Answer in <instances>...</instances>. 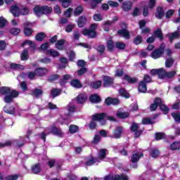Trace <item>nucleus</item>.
<instances>
[{
	"instance_id": "f257e3e1",
	"label": "nucleus",
	"mask_w": 180,
	"mask_h": 180,
	"mask_svg": "<svg viewBox=\"0 0 180 180\" xmlns=\"http://www.w3.org/2000/svg\"><path fill=\"white\" fill-rule=\"evenodd\" d=\"M0 94L4 96V101L6 103H12L13 99L19 96V92L8 86L0 87Z\"/></svg>"
},
{
	"instance_id": "f03ea898",
	"label": "nucleus",
	"mask_w": 180,
	"mask_h": 180,
	"mask_svg": "<svg viewBox=\"0 0 180 180\" xmlns=\"http://www.w3.org/2000/svg\"><path fill=\"white\" fill-rule=\"evenodd\" d=\"M93 120L100 122L102 126L106 124V120H110V122H115V119L113 117L108 116L106 113L102 112L100 114H96L92 117Z\"/></svg>"
},
{
	"instance_id": "7ed1b4c3",
	"label": "nucleus",
	"mask_w": 180,
	"mask_h": 180,
	"mask_svg": "<svg viewBox=\"0 0 180 180\" xmlns=\"http://www.w3.org/2000/svg\"><path fill=\"white\" fill-rule=\"evenodd\" d=\"M98 28V24H92L90 27V30L84 29L82 31V34L84 36H88V37H90L91 39H94L96 36V32H95V30Z\"/></svg>"
},
{
	"instance_id": "20e7f679",
	"label": "nucleus",
	"mask_w": 180,
	"mask_h": 180,
	"mask_svg": "<svg viewBox=\"0 0 180 180\" xmlns=\"http://www.w3.org/2000/svg\"><path fill=\"white\" fill-rule=\"evenodd\" d=\"M165 49V44H162L160 48L155 49L151 55L150 57L154 58V60H157V58H160L164 54V49Z\"/></svg>"
},
{
	"instance_id": "39448f33",
	"label": "nucleus",
	"mask_w": 180,
	"mask_h": 180,
	"mask_svg": "<svg viewBox=\"0 0 180 180\" xmlns=\"http://www.w3.org/2000/svg\"><path fill=\"white\" fill-rule=\"evenodd\" d=\"M104 180H129V177L124 174L109 175L105 176Z\"/></svg>"
},
{
	"instance_id": "423d86ee",
	"label": "nucleus",
	"mask_w": 180,
	"mask_h": 180,
	"mask_svg": "<svg viewBox=\"0 0 180 180\" xmlns=\"http://www.w3.org/2000/svg\"><path fill=\"white\" fill-rule=\"evenodd\" d=\"M176 74V70L166 72V70L165 69H162V78H173Z\"/></svg>"
},
{
	"instance_id": "0eeeda50",
	"label": "nucleus",
	"mask_w": 180,
	"mask_h": 180,
	"mask_svg": "<svg viewBox=\"0 0 180 180\" xmlns=\"http://www.w3.org/2000/svg\"><path fill=\"white\" fill-rule=\"evenodd\" d=\"M122 133H123V128L122 127H117L115 129L112 137L113 139H120L122 137Z\"/></svg>"
},
{
	"instance_id": "6e6552de",
	"label": "nucleus",
	"mask_w": 180,
	"mask_h": 180,
	"mask_svg": "<svg viewBox=\"0 0 180 180\" xmlns=\"http://www.w3.org/2000/svg\"><path fill=\"white\" fill-rule=\"evenodd\" d=\"M103 86L108 88V86L113 85V78L108 76H105L103 78Z\"/></svg>"
},
{
	"instance_id": "1a4fd4ad",
	"label": "nucleus",
	"mask_w": 180,
	"mask_h": 180,
	"mask_svg": "<svg viewBox=\"0 0 180 180\" xmlns=\"http://www.w3.org/2000/svg\"><path fill=\"white\" fill-rule=\"evenodd\" d=\"M51 133H52V134H55V136H58L59 137H63V136H64L61 129L57 128L56 127H52L51 128Z\"/></svg>"
},
{
	"instance_id": "9d476101",
	"label": "nucleus",
	"mask_w": 180,
	"mask_h": 180,
	"mask_svg": "<svg viewBox=\"0 0 180 180\" xmlns=\"http://www.w3.org/2000/svg\"><path fill=\"white\" fill-rule=\"evenodd\" d=\"M119 99L117 98H112L110 97H108L105 99V103L108 105V106L110 105H119Z\"/></svg>"
},
{
	"instance_id": "9b49d317",
	"label": "nucleus",
	"mask_w": 180,
	"mask_h": 180,
	"mask_svg": "<svg viewBox=\"0 0 180 180\" xmlns=\"http://www.w3.org/2000/svg\"><path fill=\"white\" fill-rule=\"evenodd\" d=\"M88 99V96L86 94H79L77 97V103H85V101Z\"/></svg>"
},
{
	"instance_id": "f8f14e48",
	"label": "nucleus",
	"mask_w": 180,
	"mask_h": 180,
	"mask_svg": "<svg viewBox=\"0 0 180 180\" xmlns=\"http://www.w3.org/2000/svg\"><path fill=\"white\" fill-rule=\"evenodd\" d=\"M47 72V69L43 68L35 70V74L36 75H38V77H43V75H46Z\"/></svg>"
},
{
	"instance_id": "ddd939ff",
	"label": "nucleus",
	"mask_w": 180,
	"mask_h": 180,
	"mask_svg": "<svg viewBox=\"0 0 180 180\" xmlns=\"http://www.w3.org/2000/svg\"><path fill=\"white\" fill-rule=\"evenodd\" d=\"M143 155L141 153H136L133 154L131 158V162H133L134 164V162H137L139 160H140L141 157H143Z\"/></svg>"
},
{
	"instance_id": "4468645a",
	"label": "nucleus",
	"mask_w": 180,
	"mask_h": 180,
	"mask_svg": "<svg viewBox=\"0 0 180 180\" xmlns=\"http://www.w3.org/2000/svg\"><path fill=\"white\" fill-rule=\"evenodd\" d=\"M162 70H163V68L153 69L150 70V75H158V77L162 79Z\"/></svg>"
},
{
	"instance_id": "2eb2a0df",
	"label": "nucleus",
	"mask_w": 180,
	"mask_h": 180,
	"mask_svg": "<svg viewBox=\"0 0 180 180\" xmlns=\"http://www.w3.org/2000/svg\"><path fill=\"white\" fill-rule=\"evenodd\" d=\"M10 12L13 15V16H19L20 15V10L16 6H13L11 8Z\"/></svg>"
},
{
	"instance_id": "dca6fc26",
	"label": "nucleus",
	"mask_w": 180,
	"mask_h": 180,
	"mask_svg": "<svg viewBox=\"0 0 180 180\" xmlns=\"http://www.w3.org/2000/svg\"><path fill=\"white\" fill-rule=\"evenodd\" d=\"M122 8L125 11V12H129L130 9H131V2L130 1H124L122 3Z\"/></svg>"
},
{
	"instance_id": "f3484780",
	"label": "nucleus",
	"mask_w": 180,
	"mask_h": 180,
	"mask_svg": "<svg viewBox=\"0 0 180 180\" xmlns=\"http://www.w3.org/2000/svg\"><path fill=\"white\" fill-rule=\"evenodd\" d=\"M160 103H161V98H156L154 103L150 105L151 112H154V110L157 109L158 106H160Z\"/></svg>"
},
{
	"instance_id": "a211bd4d",
	"label": "nucleus",
	"mask_w": 180,
	"mask_h": 180,
	"mask_svg": "<svg viewBox=\"0 0 180 180\" xmlns=\"http://www.w3.org/2000/svg\"><path fill=\"white\" fill-rule=\"evenodd\" d=\"M118 34H120V36H122L124 39H130V34H129V31H127V30H118Z\"/></svg>"
},
{
	"instance_id": "6ab92c4d",
	"label": "nucleus",
	"mask_w": 180,
	"mask_h": 180,
	"mask_svg": "<svg viewBox=\"0 0 180 180\" xmlns=\"http://www.w3.org/2000/svg\"><path fill=\"white\" fill-rule=\"evenodd\" d=\"M89 101L92 103H99V102H101V97H99V96L94 94V95H92L90 96Z\"/></svg>"
},
{
	"instance_id": "aec40b11",
	"label": "nucleus",
	"mask_w": 180,
	"mask_h": 180,
	"mask_svg": "<svg viewBox=\"0 0 180 180\" xmlns=\"http://www.w3.org/2000/svg\"><path fill=\"white\" fill-rule=\"evenodd\" d=\"M34 13L36 16H41L43 15V7L37 6L34 8Z\"/></svg>"
},
{
	"instance_id": "412c9836",
	"label": "nucleus",
	"mask_w": 180,
	"mask_h": 180,
	"mask_svg": "<svg viewBox=\"0 0 180 180\" xmlns=\"http://www.w3.org/2000/svg\"><path fill=\"white\" fill-rule=\"evenodd\" d=\"M139 91L145 94L147 91V84L144 82H141L139 85Z\"/></svg>"
},
{
	"instance_id": "4be33fe9",
	"label": "nucleus",
	"mask_w": 180,
	"mask_h": 180,
	"mask_svg": "<svg viewBox=\"0 0 180 180\" xmlns=\"http://www.w3.org/2000/svg\"><path fill=\"white\" fill-rule=\"evenodd\" d=\"M167 36H169V41H172L174 39H178V37L180 36V33L178 31H175L173 33H169Z\"/></svg>"
},
{
	"instance_id": "5701e85b",
	"label": "nucleus",
	"mask_w": 180,
	"mask_h": 180,
	"mask_svg": "<svg viewBox=\"0 0 180 180\" xmlns=\"http://www.w3.org/2000/svg\"><path fill=\"white\" fill-rule=\"evenodd\" d=\"M64 43H65V40L64 39L57 41V42L56 43V48L58 50H64Z\"/></svg>"
},
{
	"instance_id": "b1692460",
	"label": "nucleus",
	"mask_w": 180,
	"mask_h": 180,
	"mask_svg": "<svg viewBox=\"0 0 180 180\" xmlns=\"http://www.w3.org/2000/svg\"><path fill=\"white\" fill-rule=\"evenodd\" d=\"M124 79H125V81H127V82H129V84H134V83L137 82V78L130 77V76H129L127 75H124Z\"/></svg>"
},
{
	"instance_id": "393cba45",
	"label": "nucleus",
	"mask_w": 180,
	"mask_h": 180,
	"mask_svg": "<svg viewBox=\"0 0 180 180\" xmlns=\"http://www.w3.org/2000/svg\"><path fill=\"white\" fill-rule=\"evenodd\" d=\"M155 16L158 19H161L162 18V16H164V10L162 9V8L158 7L157 8Z\"/></svg>"
},
{
	"instance_id": "a878e982",
	"label": "nucleus",
	"mask_w": 180,
	"mask_h": 180,
	"mask_svg": "<svg viewBox=\"0 0 180 180\" xmlns=\"http://www.w3.org/2000/svg\"><path fill=\"white\" fill-rule=\"evenodd\" d=\"M174 63H175V60H174L172 58H169L166 59L165 60L166 68H171V67L174 65Z\"/></svg>"
},
{
	"instance_id": "bb28decb",
	"label": "nucleus",
	"mask_w": 180,
	"mask_h": 180,
	"mask_svg": "<svg viewBox=\"0 0 180 180\" xmlns=\"http://www.w3.org/2000/svg\"><path fill=\"white\" fill-rule=\"evenodd\" d=\"M4 110L6 113H8L9 115H13V113H15V108L12 106L9 107L6 105L4 107Z\"/></svg>"
},
{
	"instance_id": "cd10ccee",
	"label": "nucleus",
	"mask_w": 180,
	"mask_h": 180,
	"mask_svg": "<svg viewBox=\"0 0 180 180\" xmlns=\"http://www.w3.org/2000/svg\"><path fill=\"white\" fill-rule=\"evenodd\" d=\"M119 94L120 96H123L124 98H130V94L124 89H120L119 90Z\"/></svg>"
},
{
	"instance_id": "c85d7f7f",
	"label": "nucleus",
	"mask_w": 180,
	"mask_h": 180,
	"mask_svg": "<svg viewBox=\"0 0 180 180\" xmlns=\"http://www.w3.org/2000/svg\"><path fill=\"white\" fill-rule=\"evenodd\" d=\"M154 36L160 39V40H162L163 37H162V31L161 30V28H158L156 31L154 32Z\"/></svg>"
},
{
	"instance_id": "c756f323",
	"label": "nucleus",
	"mask_w": 180,
	"mask_h": 180,
	"mask_svg": "<svg viewBox=\"0 0 180 180\" xmlns=\"http://www.w3.org/2000/svg\"><path fill=\"white\" fill-rule=\"evenodd\" d=\"M47 54H49L50 56H51V57H58L60 56L58 51L54 49H49L47 51Z\"/></svg>"
},
{
	"instance_id": "7c9ffc66",
	"label": "nucleus",
	"mask_w": 180,
	"mask_h": 180,
	"mask_svg": "<svg viewBox=\"0 0 180 180\" xmlns=\"http://www.w3.org/2000/svg\"><path fill=\"white\" fill-rule=\"evenodd\" d=\"M70 84L72 86H74V88H81L82 86V85H81V82H79L78 79H73L70 82Z\"/></svg>"
},
{
	"instance_id": "2f4dec72",
	"label": "nucleus",
	"mask_w": 180,
	"mask_h": 180,
	"mask_svg": "<svg viewBox=\"0 0 180 180\" xmlns=\"http://www.w3.org/2000/svg\"><path fill=\"white\" fill-rule=\"evenodd\" d=\"M106 151H108V150H106V149H101L98 151V158L100 160H103V158H105V157H106Z\"/></svg>"
},
{
	"instance_id": "473e14b6",
	"label": "nucleus",
	"mask_w": 180,
	"mask_h": 180,
	"mask_svg": "<svg viewBox=\"0 0 180 180\" xmlns=\"http://www.w3.org/2000/svg\"><path fill=\"white\" fill-rule=\"evenodd\" d=\"M11 68H13V70H25V66L16 63H11Z\"/></svg>"
},
{
	"instance_id": "72a5a7b5",
	"label": "nucleus",
	"mask_w": 180,
	"mask_h": 180,
	"mask_svg": "<svg viewBox=\"0 0 180 180\" xmlns=\"http://www.w3.org/2000/svg\"><path fill=\"white\" fill-rule=\"evenodd\" d=\"M101 85H102V82L96 81L91 84V87L94 88V89H98V88H100Z\"/></svg>"
},
{
	"instance_id": "f704fd0d",
	"label": "nucleus",
	"mask_w": 180,
	"mask_h": 180,
	"mask_svg": "<svg viewBox=\"0 0 180 180\" xmlns=\"http://www.w3.org/2000/svg\"><path fill=\"white\" fill-rule=\"evenodd\" d=\"M53 11V8L51 7H49L47 6H42V14L43 15H47V13H50Z\"/></svg>"
},
{
	"instance_id": "c9c22d12",
	"label": "nucleus",
	"mask_w": 180,
	"mask_h": 180,
	"mask_svg": "<svg viewBox=\"0 0 180 180\" xmlns=\"http://www.w3.org/2000/svg\"><path fill=\"white\" fill-rule=\"evenodd\" d=\"M86 23V18L85 17H81L78 20V27H82Z\"/></svg>"
},
{
	"instance_id": "e433bc0d",
	"label": "nucleus",
	"mask_w": 180,
	"mask_h": 180,
	"mask_svg": "<svg viewBox=\"0 0 180 180\" xmlns=\"http://www.w3.org/2000/svg\"><path fill=\"white\" fill-rule=\"evenodd\" d=\"M60 4H62L63 8H68L71 5V0H59Z\"/></svg>"
},
{
	"instance_id": "4c0bfd02",
	"label": "nucleus",
	"mask_w": 180,
	"mask_h": 180,
	"mask_svg": "<svg viewBox=\"0 0 180 180\" xmlns=\"http://www.w3.org/2000/svg\"><path fill=\"white\" fill-rule=\"evenodd\" d=\"M32 95L34 96H36V98L39 96H41V95H43V91H41V89H35L33 91Z\"/></svg>"
},
{
	"instance_id": "58836bf2",
	"label": "nucleus",
	"mask_w": 180,
	"mask_h": 180,
	"mask_svg": "<svg viewBox=\"0 0 180 180\" xmlns=\"http://www.w3.org/2000/svg\"><path fill=\"white\" fill-rule=\"evenodd\" d=\"M60 93L61 91L60 89H53L51 91V95L53 96V98H56V96H58Z\"/></svg>"
},
{
	"instance_id": "ea45409f",
	"label": "nucleus",
	"mask_w": 180,
	"mask_h": 180,
	"mask_svg": "<svg viewBox=\"0 0 180 180\" xmlns=\"http://www.w3.org/2000/svg\"><path fill=\"white\" fill-rule=\"evenodd\" d=\"M71 79V76L70 75H65L63 76V79L60 80V85H65V82L68 81V79Z\"/></svg>"
},
{
	"instance_id": "a19ab883",
	"label": "nucleus",
	"mask_w": 180,
	"mask_h": 180,
	"mask_svg": "<svg viewBox=\"0 0 180 180\" xmlns=\"http://www.w3.org/2000/svg\"><path fill=\"white\" fill-rule=\"evenodd\" d=\"M159 106H160V109L162 110V111L163 112V113H165V115H167V113H168V110H169L168 107L164 105L162 101H161V103H160Z\"/></svg>"
},
{
	"instance_id": "79ce46f5",
	"label": "nucleus",
	"mask_w": 180,
	"mask_h": 180,
	"mask_svg": "<svg viewBox=\"0 0 180 180\" xmlns=\"http://www.w3.org/2000/svg\"><path fill=\"white\" fill-rule=\"evenodd\" d=\"M96 162H100V161L97 158H91L86 162V165L91 167V165H94Z\"/></svg>"
},
{
	"instance_id": "37998d69",
	"label": "nucleus",
	"mask_w": 180,
	"mask_h": 180,
	"mask_svg": "<svg viewBox=\"0 0 180 180\" xmlns=\"http://www.w3.org/2000/svg\"><path fill=\"white\" fill-rule=\"evenodd\" d=\"M102 2V0H92L91 3V9H95L96 6H98V4H101Z\"/></svg>"
},
{
	"instance_id": "c03bdc74",
	"label": "nucleus",
	"mask_w": 180,
	"mask_h": 180,
	"mask_svg": "<svg viewBox=\"0 0 180 180\" xmlns=\"http://www.w3.org/2000/svg\"><path fill=\"white\" fill-rule=\"evenodd\" d=\"M33 174H39L40 172V165H35L32 167Z\"/></svg>"
},
{
	"instance_id": "a18cd8bd",
	"label": "nucleus",
	"mask_w": 180,
	"mask_h": 180,
	"mask_svg": "<svg viewBox=\"0 0 180 180\" xmlns=\"http://www.w3.org/2000/svg\"><path fill=\"white\" fill-rule=\"evenodd\" d=\"M117 116L121 119H126V117H129V112H118Z\"/></svg>"
},
{
	"instance_id": "49530a36",
	"label": "nucleus",
	"mask_w": 180,
	"mask_h": 180,
	"mask_svg": "<svg viewBox=\"0 0 180 180\" xmlns=\"http://www.w3.org/2000/svg\"><path fill=\"white\" fill-rule=\"evenodd\" d=\"M79 130V128H78V126L77 125H70V128H69V131L70 133H77V131H78Z\"/></svg>"
},
{
	"instance_id": "de8ad7c7",
	"label": "nucleus",
	"mask_w": 180,
	"mask_h": 180,
	"mask_svg": "<svg viewBox=\"0 0 180 180\" xmlns=\"http://www.w3.org/2000/svg\"><path fill=\"white\" fill-rule=\"evenodd\" d=\"M141 41H143V38L141 36L138 35L134 39V43L137 46L139 44H141Z\"/></svg>"
},
{
	"instance_id": "09e8293b",
	"label": "nucleus",
	"mask_w": 180,
	"mask_h": 180,
	"mask_svg": "<svg viewBox=\"0 0 180 180\" xmlns=\"http://www.w3.org/2000/svg\"><path fill=\"white\" fill-rule=\"evenodd\" d=\"M171 150H179L180 148V143L174 142L170 146Z\"/></svg>"
},
{
	"instance_id": "8fccbe9b",
	"label": "nucleus",
	"mask_w": 180,
	"mask_h": 180,
	"mask_svg": "<svg viewBox=\"0 0 180 180\" xmlns=\"http://www.w3.org/2000/svg\"><path fill=\"white\" fill-rule=\"evenodd\" d=\"M108 5L111 6V8H117L119 3L117 1H108Z\"/></svg>"
},
{
	"instance_id": "3c124183",
	"label": "nucleus",
	"mask_w": 180,
	"mask_h": 180,
	"mask_svg": "<svg viewBox=\"0 0 180 180\" xmlns=\"http://www.w3.org/2000/svg\"><path fill=\"white\" fill-rule=\"evenodd\" d=\"M156 140H162V139H165V134L162 132H158L155 134Z\"/></svg>"
},
{
	"instance_id": "603ef678",
	"label": "nucleus",
	"mask_w": 180,
	"mask_h": 180,
	"mask_svg": "<svg viewBox=\"0 0 180 180\" xmlns=\"http://www.w3.org/2000/svg\"><path fill=\"white\" fill-rule=\"evenodd\" d=\"M28 57H29V54L27 53V50L25 49L21 53V60L25 61V60H27Z\"/></svg>"
},
{
	"instance_id": "864d4df0",
	"label": "nucleus",
	"mask_w": 180,
	"mask_h": 180,
	"mask_svg": "<svg viewBox=\"0 0 180 180\" xmlns=\"http://www.w3.org/2000/svg\"><path fill=\"white\" fill-rule=\"evenodd\" d=\"M83 11H84V8H82V6H78L75 11V15L78 16V15H81Z\"/></svg>"
},
{
	"instance_id": "5fc2aeb1",
	"label": "nucleus",
	"mask_w": 180,
	"mask_h": 180,
	"mask_svg": "<svg viewBox=\"0 0 180 180\" xmlns=\"http://www.w3.org/2000/svg\"><path fill=\"white\" fill-rule=\"evenodd\" d=\"M107 47L110 51L113 50V49H115V43H113L112 40H108L107 41Z\"/></svg>"
},
{
	"instance_id": "6e6d98bb",
	"label": "nucleus",
	"mask_w": 180,
	"mask_h": 180,
	"mask_svg": "<svg viewBox=\"0 0 180 180\" xmlns=\"http://www.w3.org/2000/svg\"><path fill=\"white\" fill-rule=\"evenodd\" d=\"M74 27H75V25H74V24L68 25L66 26L65 30V32H67V33H71V32H72V29H74Z\"/></svg>"
},
{
	"instance_id": "4d7b16f0",
	"label": "nucleus",
	"mask_w": 180,
	"mask_h": 180,
	"mask_svg": "<svg viewBox=\"0 0 180 180\" xmlns=\"http://www.w3.org/2000/svg\"><path fill=\"white\" fill-rule=\"evenodd\" d=\"M150 155L153 157V158H157V157L160 155V152L157 149H153L151 151Z\"/></svg>"
},
{
	"instance_id": "13d9d810",
	"label": "nucleus",
	"mask_w": 180,
	"mask_h": 180,
	"mask_svg": "<svg viewBox=\"0 0 180 180\" xmlns=\"http://www.w3.org/2000/svg\"><path fill=\"white\" fill-rule=\"evenodd\" d=\"M32 33H33V31L32 30V29L27 27H25L24 29V34L26 36H31Z\"/></svg>"
},
{
	"instance_id": "bf43d9fd",
	"label": "nucleus",
	"mask_w": 180,
	"mask_h": 180,
	"mask_svg": "<svg viewBox=\"0 0 180 180\" xmlns=\"http://www.w3.org/2000/svg\"><path fill=\"white\" fill-rule=\"evenodd\" d=\"M35 37H36V40H37L38 41H41V40L44 39L45 35H44V33L41 32L37 34Z\"/></svg>"
},
{
	"instance_id": "052dcab7",
	"label": "nucleus",
	"mask_w": 180,
	"mask_h": 180,
	"mask_svg": "<svg viewBox=\"0 0 180 180\" xmlns=\"http://www.w3.org/2000/svg\"><path fill=\"white\" fill-rule=\"evenodd\" d=\"M172 116L174 117L175 122H180V113L179 112H173Z\"/></svg>"
},
{
	"instance_id": "680f3d73",
	"label": "nucleus",
	"mask_w": 180,
	"mask_h": 180,
	"mask_svg": "<svg viewBox=\"0 0 180 180\" xmlns=\"http://www.w3.org/2000/svg\"><path fill=\"white\" fill-rule=\"evenodd\" d=\"M10 33H11V34H13L14 36H16L19 34V33H20V30L18 28H12L10 30Z\"/></svg>"
},
{
	"instance_id": "e2e57ef3",
	"label": "nucleus",
	"mask_w": 180,
	"mask_h": 180,
	"mask_svg": "<svg viewBox=\"0 0 180 180\" xmlns=\"http://www.w3.org/2000/svg\"><path fill=\"white\" fill-rule=\"evenodd\" d=\"M115 47H117V49H120V50H123L126 47V44L122 42H117L115 44Z\"/></svg>"
},
{
	"instance_id": "0e129e2a",
	"label": "nucleus",
	"mask_w": 180,
	"mask_h": 180,
	"mask_svg": "<svg viewBox=\"0 0 180 180\" xmlns=\"http://www.w3.org/2000/svg\"><path fill=\"white\" fill-rule=\"evenodd\" d=\"M153 124V120L150 118H143L142 120V124Z\"/></svg>"
},
{
	"instance_id": "69168bd1",
	"label": "nucleus",
	"mask_w": 180,
	"mask_h": 180,
	"mask_svg": "<svg viewBox=\"0 0 180 180\" xmlns=\"http://www.w3.org/2000/svg\"><path fill=\"white\" fill-rule=\"evenodd\" d=\"M103 18L102 17V15L101 14H94V20H96V22H101Z\"/></svg>"
},
{
	"instance_id": "338daca9",
	"label": "nucleus",
	"mask_w": 180,
	"mask_h": 180,
	"mask_svg": "<svg viewBox=\"0 0 180 180\" xmlns=\"http://www.w3.org/2000/svg\"><path fill=\"white\" fill-rule=\"evenodd\" d=\"M6 20L3 17H0V29H2V27H5L6 25Z\"/></svg>"
},
{
	"instance_id": "774afa93",
	"label": "nucleus",
	"mask_w": 180,
	"mask_h": 180,
	"mask_svg": "<svg viewBox=\"0 0 180 180\" xmlns=\"http://www.w3.org/2000/svg\"><path fill=\"white\" fill-rule=\"evenodd\" d=\"M18 178H19V176L18 175H12V176H8L5 178V180H18Z\"/></svg>"
}]
</instances>
